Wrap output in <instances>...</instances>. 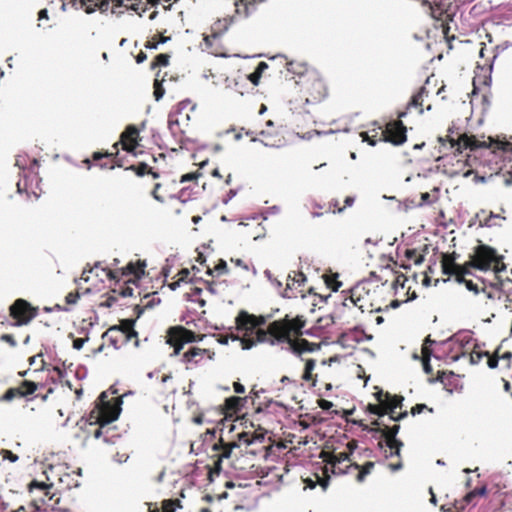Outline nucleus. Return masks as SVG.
<instances>
[{
    "label": "nucleus",
    "mask_w": 512,
    "mask_h": 512,
    "mask_svg": "<svg viewBox=\"0 0 512 512\" xmlns=\"http://www.w3.org/2000/svg\"><path fill=\"white\" fill-rule=\"evenodd\" d=\"M495 272V282L491 285L495 288L505 290L506 286L511 282L510 279H501L498 275L501 271L506 269V266L501 262V258L496 255V251L489 246L480 245L476 248L474 255L470 262L465 266L457 265L453 260H449L447 256L443 258L442 270L446 275H455L459 283H465L466 288L478 294L479 290L476 284L470 280H465L464 275L469 274L468 267L476 268L482 271L491 269Z\"/></svg>",
    "instance_id": "obj_1"
},
{
    "label": "nucleus",
    "mask_w": 512,
    "mask_h": 512,
    "mask_svg": "<svg viewBox=\"0 0 512 512\" xmlns=\"http://www.w3.org/2000/svg\"><path fill=\"white\" fill-rule=\"evenodd\" d=\"M301 327L302 325L296 327L280 321H274L271 324H269L267 330H256V341L252 339L243 338L241 339V345L243 349H250L256 344V342L269 343L270 345H275L278 343H288L291 342V330H300Z\"/></svg>",
    "instance_id": "obj_2"
},
{
    "label": "nucleus",
    "mask_w": 512,
    "mask_h": 512,
    "mask_svg": "<svg viewBox=\"0 0 512 512\" xmlns=\"http://www.w3.org/2000/svg\"><path fill=\"white\" fill-rule=\"evenodd\" d=\"M122 401L119 398L108 400L107 392H102L98 398L97 408L99 416L98 422L103 424H109L115 421L121 412Z\"/></svg>",
    "instance_id": "obj_3"
},
{
    "label": "nucleus",
    "mask_w": 512,
    "mask_h": 512,
    "mask_svg": "<svg viewBox=\"0 0 512 512\" xmlns=\"http://www.w3.org/2000/svg\"><path fill=\"white\" fill-rule=\"evenodd\" d=\"M287 71L300 78H307L309 81H313V88L318 92L319 97H313L315 100L321 97V91L324 89L322 81L318 78V74L314 70H309L305 63L300 62H288Z\"/></svg>",
    "instance_id": "obj_4"
},
{
    "label": "nucleus",
    "mask_w": 512,
    "mask_h": 512,
    "mask_svg": "<svg viewBox=\"0 0 512 512\" xmlns=\"http://www.w3.org/2000/svg\"><path fill=\"white\" fill-rule=\"evenodd\" d=\"M11 316L17 320L16 325H26L37 315V309L24 299H17L10 307Z\"/></svg>",
    "instance_id": "obj_5"
},
{
    "label": "nucleus",
    "mask_w": 512,
    "mask_h": 512,
    "mask_svg": "<svg viewBox=\"0 0 512 512\" xmlns=\"http://www.w3.org/2000/svg\"><path fill=\"white\" fill-rule=\"evenodd\" d=\"M265 323L264 316H255L246 311H241L236 317L237 328L244 331L245 334L252 333L255 328L261 329L260 327Z\"/></svg>",
    "instance_id": "obj_6"
},
{
    "label": "nucleus",
    "mask_w": 512,
    "mask_h": 512,
    "mask_svg": "<svg viewBox=\"0 0 512 512\" xmlns=\"http://www.w3.org/2000/svg\"><path fill=\"white\" fill-rule=\"evenodd\" d=\"M384 141L392 142L395 145H401L406 141V127L401 120L388 124Z\"/></svg>",
    "instance_id": "obj_7"
},
{
    "label": "nucleus",
    "mask_w": 512,
    "mask_h": 512,
    "mask_svg": "<svg viewBox=\"0 0 512 512\" xmlns=\"http://www.w3.org/2000/svg\"><path fill=\"white\" fill-rule=\"evenodd\" d=\"M421 6L433 19L444 21L449 4L442 0H422Z\"/></svg>",
    "instance_id": "obj_8"
},
{
    "label": "nucleus",
    "mask_w": 512,
    "mask_h": 512,
    "mask_svg": "<svg viewBox=\"0 0 512 512\" xmlns=\"http://www.w3.org/2000/svg\"><path fill=\"white\" fill-rule=\"evenodd\" d=\"M400 426L394 425L391 428L386 427L381 430L383 437L385 438L386 445L390 449V457L399 456L400 449L403 446V443L396 438L397 433L399 432Z\"/></svg>",
    "instance_id": "obj_9"
},
{
    "label": "nucleus",
    "mask_w": 512,
    "mask_h": 512,
    "mask_svg": "<svg viewBox=\"0 0 512 512\" xmlns=\"http://www.w3.org/2000/svg\"><path fill=\"white\" fill-rule=\"evenodd\" d=\"M385 397H386V403L384 405L385 411H386V414L390 415V418L392 420L398 421L407 415V412H404V413H401L398 417L394 416L395 409L398 407H401V405H402L403 397H398V396L392 397L388 393L385 395Z\"/></svg>",
    "instance_id": "obj_10"
},
{
    "label": "nucleus",
    "mask_w": 512,
    "mask_h": 512,
    "mask_svg": "<svg viewBox=\"0 0 512 512\" xmlns=\"http://www.w3.org/2000/svg\"><path fill=\"white\" fill-rule=\"evenodd\" d=\"M349 459L350 457L348 452H339L336 454H329L325 461L332 465L334 473H336V470H338V473L345 474L346 471L342 470L338 465L343 462L349 461Z\"/></svg>",
    "instance_id": "obj_11"
},
{
    "label": "nucleus",
    "mask_w": 512,
    "mask_h": 512,
    "mask_svg": "<svg viewBox=\"0 0 512 512\" xmlns=\"http://www.w3.org/2000/svg\"><path fill=\"white\" fill-rule=\"evenodd\" d=\"M138 134V130L134 126H129L122 134L123 149L127 151H133L136 146L135 137Z\"/></svg>",
    "instance_id": "obj_12"
},
{
    "label": "nucleus",
    "mask_w": 512,
    "mask_h": 512,
    "mask_svg": "<svg viewBox=\"0 0 512 512\" xmlns=\"http://www.w3.org/2000/svg\"><path fill=\"white\" fill-rule=\"evenodd\" d=\"M206 353H208L206 349L191 347L183 354V362L197 364Z\"/></svg>",
    "instance_id": "obj_13"
},
{
    "label": "nucleus",
    "mask_w": 512,
    "mask_h": 512,
    "mask_svg": "<svg viewBox=\"0 0 512 512\" xmlns=\"http://www.w3.org/2000/svg\"><path fill=\"white\" fill-rule=\"evenodd\" d=\"M111 4H112L111 12L113 14H121L122 13V11L119 10V8L122 7L121 0H100L96 9H99L101 12H106L110 9Z\"/></svg>",
    "instance_id": "obj_14"
},
{
    "label": "nucleus",
    "mask_w": 512,
    "mask_h": 512,
    "mask_svg": "<svg viewBox=\"0 0 512 512\" xmlns=\"http://www.w3.org/2000/svg\"><path fill=\"white\" fill-rule=\"evenodd\" d=\"M52 487V484H46L44 482H38L36 480L32 481L28 488L30 492H33L34 489H39L43 492L44 497H47L48 500H53L55 497V494L50 493V489Z\"/></svg>",
    "instance_id": "obj_15"
},
{
    "label": "nucleus",
    "mask_w": 512,
    "mask_h": 512,
    "mask_svg": "<svg viewBox=\"0 0 512 512\" xmlns=\"http://www.w3.org/2000/svg\"><path fill=\"white\" fill-rule=\"evenodd\" d=\"M288 344L290 350L297 355H300L303 352L312 351V349L309 347L310 343L305 339H302L299 342H296L291 339V342H288Z\"/></svg>",
    "instance_id": "obj_16"
},
{
    "label": "nucleus",
    "mask_w": 512,
    "mask_h": 512,
    "mask_svg": "<svg viewBox=\"0 0 512 512\" xmlns=\"http://www.w3.org/2000/svg\"><path fill=\"white\" fill-rule=\"evenodd\" d=\"M175 334L176 338L184 344L198 341V336L185 328H179Z\"/></svg>",
    "instance_id": "obj_17"
},
{
    "label": "nucleus",
    "mask_w": 512,
    "mask_h": 512,
    "mask_svg": "<svg viewBox=\"0 0 512 512\" xmlns=\"http://www.w3.org/2000/svg\"><path fill=\"white\" fill-rule=\"evenodd\" d=\"M234 5L236 13L245 17H247L251 13V9L254 8V5L247 0H235Z\"/></svg>",
    "instance_id": "obj_18"
},
{
    "label": "nucleus",
    "mask_w": 512,
    "mask_h": 512,
    "mask_svg": "<svg viewBox=\"0 0 512 512\" xmlns=\"http://www.w3.org/2000/svg\"><path fill=\"white\" fill-rule=\"evenodd\" d=\"M100 0H76V8L84 9L86 13L90 14L96 10Z\"/></svg>",
    "instance_id": "obj_19"
},
{
    "label": "nucleus",
    "mask_w": 512,
    "mask_h": 512,
    "mask_svg": "<svg viewBox=\"0 0 512 512\" xmlns=\"http://www.w3.org/2000/svg\"><path fill=\"white\" fill-rule=\"evenodd\" d=\"M355 469H359V474L357 475V481L358 482H363L365 477L367 475H369L372 471V469L374 468V463L373 462H367L365 463L362 467L355 463L352 465Z\"/></svg>",
    "instance_id": "obj_20"
},
{
    "label": "nucleus",
    "mask_w": 512,
    "mask_h": 512,
    "mask_svg": "<svg viewBox=\"0 0 512 512\" xmlns=\"http://www.w3.org/2000/svg\"><path fill=\"white\" fill-rule=\"evenodd\" d=\"M168 129L174 137H177L178 135L181 134L179 121L177 118H174L172 114H169Z\"/></svg>",
    "instance_id": "obj_21"
},
{
    "label": "nucleus",
    "mask_w": 512,
    "mask_h": 512,
    "mask_svg": "<svg viewBox=\"0 0 512 512\" xmlns=\"http://www.w3.org/2000/svg\"><path fill=\"white\" fill-rule=\"evenodd\" d=\"M170 345H172L174 347V351L173 353L171 354L172 356H176L180 353V351L182 350L183 348V345L184 343L179 341L177 338H176V334L174 335H171L167 341Z\"/></svg>",
    "instance_id": "obj_22"
},
{
    "label": "nucleus",
    "mask_w": 512,
    "mask_h": 512,
    "mask_svg": "<svg viewBox=\"0 0 512 512\" xmlns=\"http://www.w3.org/2000/svg\"><path fill=\"white\" fill-rule=\"evenodd\" d=\"M227 271V264L224 260H220L219 263L214 267V269L208 268L207 273L209 275H217L224 274Z\"/></svg>",
    "instance_id": "obj_23"
},
{
    "label": "nucleus",
    "mask_w": 512,
    "mask_h": 512,
    "mask_svg": "<svg viewBox=\"0 0 512 512\" xmlns=\"http://www.w3.org/2000/svg\"><path fill=\"white\" fill-rule=\"evenodd\" d=\"M236 447H238V444L234 442L224 448V451L222 452L221 457L219 458V460L216 463L217 470H220V464H221L222 458H230L232 450Z\"/></svg>",
    "instance_id": "obj_24"
},
{
    "label": "nucleus",
    "mask_w": 512,
    "mask_h": 512,
    "mask_svg": "<svg viewBox=\"0 0 512 512\" xmlns=\"http://www.w3.org/2000/svg\"><path fill=\"white\" fill-rule=\"evenodd\" d=\"M22 386H23V388H25V390L20 391L21 396L31 395L37 389V385L31 381H24Z\"/></svg>",
    "instance_id": "obj_25"
},
{
    "label": "nucleus",
    "mask_w": 512,
    "mask_h": 512,
    "mask_svg": "<svg viewBox=\"0 0 512 512\" xmlns=\"http://www.w3.org/2000/svg\"><path fill=\"white\" fill-rule=\"evenodd\" d=\"M176 507H180L179 500H165L163 502V512H175Z\"/></svg>",
    "instance_id": "obj_26"
},
{
    "label": "nucleus",
    "mask_w": 512,
    "mask_h": 512,
    "mask_svg": "<svg viewBox=\"0 0 512 512\" xmlns=\"http://www.w3.org/2000/svg\"><path fill=\"white\" fill-rule=\"evenodd\" d=\"M165 94V89L163 88L161 82L159 80H155L154 82V97L156 101L162 99Z\"/></svg>",
    "instance_id": "obj_27"
},
{
    "label": "nucleus",
    "mask_w": 512,
    "mask_h": 512,
    "mask_svg": "<svg viewBox=\"0 0 512 512\" xmlns=\"http://www.w3.org/2000/svg\"><path fill=\"white\" fill-rule=\"evenodd\" d=\"M437 200H438V196H436V195L432 196V194L425 192V193L421 194V202H420L419 206H422L424 204H432V203L436 202Z\"/></svg>",
    "instance_id": "obj_28"
},
{
    "label": "nucleus",
    "mask_w": 512,
    "mask_h": 512,
    "mask_svg": "<svg viewBox=\"0 0 512 512\" xmlns=\"http://www.w3.org/2000/svg\"><path fill=\"white\" fill-rule=\"evenodd\" d=\"M169 63V56L167 54H159L156 56L155 61L153 63V67L155 66H167Z\"/></svg>",
    "instance_id": "obj_29"
},
{
    "label": "nucleus",
    "mask_w": 512,
    "mask_h": 512,
    "mask_svg": "<svg viewBox=\"0 0 512 512\" xmlns=\"http://www.w3.org/2000/svg\"><path fill=\"white\" fill-rule=\"evenodd\" d=\"M488 356H489V352L473 351L470 355V361L472 364H477L481 361V359L483 357H488Z\"/></svg>",
    "instance_id": "obj_30"
},
{
    "label": "nucleus",
    "mask_w": 512,
    "mask_h": 512,
    "mask_svg": "<svg viewBox=\"0 0 512 512\" xmlns=\"http://www.w3.org/2000/svg\"><path fill=\"white\" fill-rule=\"evenodd\" d=\"M130 169L134 170L137 175L143 176L148 172L149 166L145 163H140L138 166H131Z\"/></svg>",
    "instance_id": "obj_31"
},
{
    "label": "nucleus",
    "mask_w": 512,
    "mask_h": 512,
    "mask_svg": "<svg viewBox=\"0 0 512 512\" xmlns=\"http://www.w3.org/2000/svg\"><path fill=\"white\" fill-rule=\"evenodd\" d=\"M18 394L20 395V391L19 390L15 389V388H10L2 396L1 400H3V401H11Z\"/></svg>",
    "instance_id": "obj_32"
},
{
    "label": "nucleus",
    "mask_w": 512,
    "mask_h": 512,
    "mask_svg": "<svg viewBox=\"0 0 512 512\" xmlns=\"http://www.w3.org/2000/svg\"><path fill=\"white\" fill-rule=\"evenodd\" d=\"M368 411L371 414H375V415H378V416H383V415L386 414L385 409H383L382 407H380L378 405H374V404H369L368 405Z\"/></svg>",
    "instance_id": "obj_33"
},
{
    "label": "nucleus",
    "mask_w": 512,
    "mask_h": 512,
    "mask_svg": "<svg viewBox=\"0 0 512 512\" xmlns=\"http://www.w3.org/2000/svg\"><path fill=\"white\" fill-rule=\"evenodd\" d=\"M423 99L418 95L417 93L412 97L410 102L408 103L407 108L410 109L411 107H421L422 106Z\"/></svg>",
    "instance_id": "obj_34"
},
{
    "label": "nucleus",
    "mask_w": 512,
    "mask_h": 512,
    "mask_svg": "<svg viewBox=\"0 0 512 512\" xmlns=\"http://www.w3.org/2000/svg\"><path fill=\"white\" fill-rule=\"evenodd\" d=\"M295 285H297L296 283H293V278L291 275L288 276V280H287V285H286V289L283 293V296L286 297V298H291L293 297L291 294L288 293L289 290H291Z\"/></svg>",
    "instance_id": "obj_35"
},
{
    "label": "nucleus",
    "mask_w": 512,
    "mask_h": 512,
    "mask_svg": "<svg viewBox=\"0 0 512 512\" xmlns=\"http://www.w3.org/2000/svg\"><path fill=\"white\" fill-rule=\"evenodd\" d=\"M1 454L3 456V459H7L10 462H16L18 460V456L12 453L10 450H2Z\"/></svg>",
    "instance_id": "obj_36"
},
{
    "label": "nucleus",
    "mask_w": 512,
    "mask_h": 512,
    "mask_svg": "<svg viewBox=\"0 0 512 512\" xmlns=\"http://www.w3.org/2000/svg\"><path fill=\"white\" fill-rule=\"evenodd\" d=\"M293 283H296L298 286L303 284L306 281V277L302 272H294Z\"/></svg>",
    "instance_id": "obj_37"
},
{
    "label": "nucleus",
    "mask_w": 512,
    "mask_h": 512,
    "mask_svg": "<svg viewBox=\"0 0 512 512\" xmlns=\"http://www.w3.org/2000/svg\"><path fill=\"white\" fill-rule=\"evenodd\" d=\"M261 75L262 74L255 69V71L248 76V79L253 85H258L260 82Z\"/></svg>",
    "instance_id": "obj_38"
},
{
    "label": "nucleus",
    "mask_w": 512,
    "mask_h": 512,
    "mask_svg": "<svg viewBox=\"0 0 512 512\" xmlns=\"http://www.w3.org/2000/svg\"><path fill=\"white\" fill-rule=\"evenodd\" d=\"M144 264L139 266L137 269L134 268L132 264L128 265L127 269L130 271V273H133L135 276L140 277L141 274L144 273Z\"/></svg>",
    "instance_id": "obj_39"
},
{
    "label": "nucleus",
    "mask_w": 512,
    "mask_h": 512,
    "mask_svg": "<svg viewBox=\"0 0 512 512\" xmlns=\"http://www.w3.org/2000/svg\"><path fill=\"white\" fill-rule=\"evenodd\" d=\"M431 78L428 77L425 81V85L420 88V90L417 92L418 95L423 99L425 96H428L429 91L427 89V85L430 84Z\"/></svg>",
    "instance_id": "obj_40"
},
{
    "label": "nucleus",
    "mask_w": 512,
    "mask_h": 512,
    "mask_svg": "<svg viewBox=\"0 0 512 512\" xmlns=\"http://www.w3.org/2000/svg\"><path fill=\"white\" fill-rule=\"evenodd\" d=\"M239 441L244 442L246 445L253 444L254 440L249 438V434L247 432H242L238 435Z\"/></svg>",
    "instance_id": "obj_41"
},
{
    "label": "nucleus",
    "mask_w": 512,
    "mask_h": 512,
    "mask_svg": "<svg viewBox=\"0 0 512 512\" xmlns=\"http://www.w3.org/2000/svg\"><path fill=\"white\" fill-rule=\"evenodd\" d=\"M65 299H66V303H67V304H70V305H71V304H75V303L78 301V299H79V293H77V292H75V293L71 292V293H69V294L66 296V298H65Z\"/></svg>",
    "instance_id": "obj_42"
},
{
    "label": "nucleus",
    "mask_w": 512,
    "mask_h": 512,
    "mask_svg": "<svg viewBox=\"0 0 512 512\" xmlns=\"http://www.w3.org/2000/svg\"><path fill=\"white\" fill-rule=\"evenodd\" d=\"M88 338H77L73 341V348L76 350L82 349Z\"/></svg>",
    "instance_id": "obj_43"
},
{
    "label": "nucleus",
    "mask_w": 512,
    "mask_h": 512,
    "mask_svg": "<svg viewBox=\"0 0 512 512\" xmlns=\"http://www.w3.org/2000/svg\"><path fill=\"white\" fill-rule=\"evenodd\" d=\"M488 367L491 368V369H495L497 366H498V362H499V357H494V356H488Z\"/></svg>",
    "instance_id": "obj_44"
},
{
    "label": "nucleus",
    "mask_w": 512,
    "mask_h": 512,
    "mask_svg": "<svg viewBox=\"0 0 512 512\" xmlns=\"http://www.w3.org/2000/svg\"><path fill=\"white\" fill-rule=\"evenodd\" d=\"M496 148L501 149L503 151H510L512 150V143L510 142H497Z\"/></svg>",
    "instance_id": "obj_45"
},
{
    "label": "nucleus",
    "mask_w": 512,
    "mask_h": 512,
    "mask_svg": "<svg viewBox=\"0 0 512 512\" xmlns=\"http://www.w3.org/2000/svg\"><path fill=\"white\" fill-rule=\"evenodd\" d=\"M1 340L9 343L12 347L16 346V341H15L14 337L10 334H3L1 336Z\"/></svg>",
    "instance_id": "obj_46"
},
{
    "label": "nucleus",
    "mask_w": 512,
    "mask_h": 512,
    "mask_svg": "<svg viewBox=\"0 0 512 512\" xmlns=\"http://www.w3.org/2000/svg\"><path fill=\"white\" fill-rule=\"evenodd\" d=\"M198 176V174L196 173H187V174H184L182 177H181V180L180 182L181 183H185L187 181H192L194 179H196Z\"/></svg>",
    "instance_id": "obj_47"
},
{
    "label": "nucleus",
    "mask_w": 512,
    "mask_h": 512,
    "mask_svg": "<svg viewBox=\"0 0 512 512\" xmlns=\"http://www.w3.org/2000/svg\"><path fill=\"white\" fill-rule=\"evenodd\" d=\"M302 378L305 381L312 380V386L316 385V378L313 377L312 372H308L307 370H305Z\"/></svg>",
    "instance_id": "obj_48"
},
{
    "label": "nucleus",
    "mask_w": 512,
    "mask_h": 512,
    "mask_svg": "<svg viewBox=\"0 0 512 512\" xmlns=\"http://www.w3.org/2000/svg\"><path fill=\"white\" fill-rule=\"evenodd\" d=\"M426 408L427 406L425 404H417L412 408L411 412L413 415L420 414Z\"/></svg>",
    "instance_id": "obj_49"
},
{
    "label": "nucleus",
    "mask_w": 512,
    "mask_h": 512,
    "mask_svg": "<svg viewBox=\"0 0 512 512\" xmlns=\"http://www.w3.org/2000/svg\"><path fill=\"white\" fill-rule=\"evenodd\" d=\"M159 188H160V184H159V183H157V184L155 185V187H154V190L152 191V196H153V198H154L156 201H158V202H161V203H162L164 200H163V198H162L161 196H159V195H158V191H157V189H159Z\"/></svg>",
    "instance_id": "obj_50"
},
{
    "label": "nucleus",
    "mask_w": 512,
    "mask_h": 512,
    "mask_svg": "<svg viewBox=\"0 0 512 512\" xmlns=\"http://www.w3.org/2000/svg\"><path fill=\"white\" fill-rule=\"evenodd\" d=\"M319 406L323 409V410H329L333 404L332 402L328 401V400H324V399H321L319 401Z\"/></svg>",
    "instance_id": "obj_51"
},
{
    "label": "nucleus",
    "mask_w": 512,
    "mask_h": 512,
    "mask_svg": "<svg viewBox=\"0 0 512 512\" xmlns=\"http://www.w3.org/2000/svg\"><path fill=\"white\" fill-rule=\"evenodd\" d=\"M316 366V362L313 359H308L305 364V370L312 372Z\"/></svg>",
    "instance_id": "obj_52"
},
{
    "label": "nucleus",
    "mask_w": 512,
    "mask_h": 512,
    "mask_svg": "<svg viewBox=\"0 0 512 512\" xmlns=\"http://www.w3.org/2000/svg\"><path fill=\"white\" fill-rule=\"evenodd\" d=\"M500 360H503L506 362V365H510V361L512 359V353L511 352H505L501 357H499Z\"/></svg>",
    "instance_id": "obj_53"
},
{
    "label": "nucleus",
    "mask_w": 512,
    "mask_h": 512,
    "mask_svg": "<svg viewBox=\"0 0 512 512\" xmlns=\"http://www.w3.org/2000/svg\"><path fill=\"white\" fill-rule=\"evenodd\" d=\"M233 386H234V391L236 393L242 394L245 392V387L242 384L235 382Z\"/></svg>",
    "instance_id": "obj_54"
},
{
    "label": "nucleus",
    "mask_w": 512,
    "mask_h": 512,
    "mask_svg": "<svg viewBox=\"0 0 512 512\" xmlns=\"http://www.w3.org/2000/svg\"><path fill=\"white\" fill-rule=\"evenodd\" d=\"M41 504H46L45 498H41L38 500H33L32 505L35 507L36 510H40Z\"/></svg>",
    "instance_id": "obj_55"
},
{
    "label": "nucleus",
    "mask_w": 512,
    "mask_h": 512,
    "mask_svg": "<svg viewBox=\"0 0 512 512\" xmlns=\"http://www.w3.org/2000/svg\"><path fill=\"white\" fill-rule=\"evenodd\" d=\"M191 103V101L189 99H185L183 101H181L179 104H178V109H179V112H181L182 110L186 109L187 106Z\"/></svg>",
    "instance_id": "obj_56"
},
{
    "label": "nucleus",
    "mask_w": 512,
    "mask_h": 512,
    "mask_svg": "<svg viewBox=\"0 0 512 512\" xmlns=\"http://www.w3.org/2000/svg\"><path fill=\"white\" fill-rule=\"evenodd\" d=\"M268 68V64L266 62L258 63L256 70L261 74Z\"/></svg>",
    "instance_id": "obj_57"
},
{
    "label": "nucleus",
    "mask_w": 512,
    "mask_h": 512,
    "mask_svg": "<svg viewBox=\"0 0 512 512\" xmlns=\"http://www.w3.org/2000/svg\"><path fill=\"white\" fill-rule=\"evenodd\" d=\"M147 56L144 52H140L137 56H136V62L137 63H142L146 60Z\"/></svg>",
    "instance_id": "obj_58"
},
{
    "label": "nucleus",
    "mask_w": 512,
    "mask_h": 512,
    "mask_svg": "<svg viewBox=\"0 0 512 512\" xmlns=\"http://www.w3.org/2000/svg\"><path fill=\"white\" fill-rule=\"evenodd\" d=\"M357 443L355 441H351L347 444V448L349 449V455L353 453V451L356 449Z\"/></svg>",
    "instance_id": "obj_59"
},
{
    "label": "nucleus",
    "mask_w": 512,
    "mask_h": 512,
    "mask_svg": "<svg viewBox=\"0 0 512 512\" xmlns=\"http://www.w3.org/2000/svg\"><path fill=\"white\" fill-rule=\"evenodd\" d=\"M158 44H159V42L148 41V42L145 44V47H146V48H148V49H157Z\"/></svg>",
    "instance_id": "obj_60"
},
{
    "label": "nucleus",
    "mask_w": 512,
    "mask_h": 512,
    "mask_svg": "<svg viewBox=\"0 0 512 512\" xmlns=\"http://www.w3.org/2000/svg\"><path fill=\"white\" fill-rule=\"evenodd\" d=\"M39 20H42V19H47L48 18V12L46 9H42L40 10L39 14Z\"/></svg>",
    "instance_id": "obj_61"
},
{
    "label": "nucleus",
    "mask_w": 512,
    "mask_h": 512,
    "mask_svg": "<svg viewBox=\"0 0 512 512\" xmlns=\"http://www.w3.org/2000/svg\"><path fill=\"white\" fill-rule=\"evenodd\" d=\"M375 395H376L377 400L381 403V405H383V406H384V405H385V403H386V401H384V400L382 399V397H383V392H382V391H379V392H377Z\"/></svg>",
    "instance_id": "obj_62"
},
{
    "label": "nucleus",
    "mask_w": 512,
    "mask_h": 512,
    "mask_svg": "<svg viewBox=\"0 0 512 512\" xmlns=\"http://www.w3.org/2000/svg\"><path fill=\"white\" fill-rule=\"evenodd\" d=\"M180 275H181L180 280H184V279L189 275V271H188L187 269H183V270L180 272Z\"/></svg>",
    "instance_id": "obj_63"
},
{
    "label": "nucleus",
    "mask_w": 512,
    "mask_h": 512,
    "mask_svg": "<svg viewBox=\"0 0 512 512\" xmlns=\"http://www.w3.org/2000/svg\"><path fill=\"white\" fill-rule=\"evenodd\" d=\"M474 181H475V182H481V183H484V182L486 181V178H485L484 176H478V175H476V176L474 177Z\"/></svg>",
    "instance_id": "obj_64"
}]
</instances>
